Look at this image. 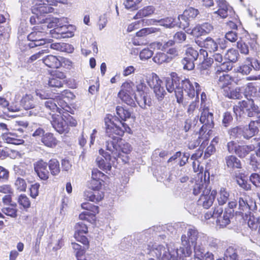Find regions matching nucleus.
<instances>
[{
	"instance_id": "nucleus-1",
	"label": "nucleus",
	"mask_w": 260,
	"mask_h": 260,
	"mask_svg": "<svg viewBox=\"0 0 260 260\" xmlns=\"http://www.w3.org/2000/svg\"><path fill=\"white\" fill-rule=\"evenodd\" d=\"M105 118L106 132L110 138L106 142V148L113 154L114 159L121 158L122 161L127 162V156L132 150L131 145L120 138L124 132L130 133L131 129L125 123L112 116Z\"/></svg>"
},
{
	"instance_id": "nucleus-2",
	"label": "nucleus",
	"mask_w": 260,
	"mask_h": 260,
	"mask_svg": "<svg viewBox=\"0 0 260 260\" xmlns=\"http://www.w3.org/2000/svg\"><path fill=\"white\" fill-rule=\"evenodd\" d=\"M208 237L199 233L194 227L188 228L185 234L181 236L182 245L184 248L179 250L183 256H189L192 253L190 244L193 245L194 256L196 258L202 260L205 252V246L208 242Z\"/></svg>"
},
{
	"instance_id": "nucleus-3",
	"label": "nucleus",
	"mask_w": 260,
	"mask_h": 260,
	"mask_svg": "<svg viewBox=\"0 0 260 260\" xmlns=\"http://www.w3.org/2000/svg\"><path fill=\"white\" fill-rule=\"evenodd\" d=\"M51 123L53 128L59 134L69 132V126H76L77 121L69 114L63 111L61 114H52Z\"/></svg>"
},
{
	"instance_id": "nucleus-4",
	"label": "nucleus",
	"mask_w": 260,
	"mask_h": 260,
	"mask_svg": "<svg viewBox=\"0 0 260 260\" xmlns=\"http://www.w3.org/2000/svg\"><path fill=\"white\" fill-rule=\"evenodd\" d=\"M149 253L160 260H176L178 256H182L179 250L171 246L154 244L150 250Z\"/></svg>"
},
{
	"instance_id": "nucleus-5",
	"label": "nucleus",
	"mask_w": 260,
	"mask_h": 260,
	"mask_svg": "<svg viewBox=\"0 0 260 260\" xmlns=\"http://www.w3.org/2000/svg\"><path fill=\"white\" fill-rule=\"evenodd\" d=\"M233 110L237 116L242 117L245 114L251 117L260 114V106L255 105L253 100L247 99L239 102L234 107Z\"/></svg>"
},
{
	"instance_id": "nucleus-6",
	"label": "nucleus",
	"mask_w": 260,
	"mask_h": 260,
	"mask_svg": "<svg viewBox=\"0 0 260 260\" xmlns=\"http://www.w3.org/2000/svg\"><path fill=\"white\" fill-rule=\"evenodd\" d=\"M165 82L166 89L170 93L174 91L177 102L179 104H182L183 102V91L180 88V83L177 74L172 73L171 77L166 78Z\"/></svg>"
},
{
	"instance_id": "nucleus-7",
	"label": "nucleus",
	"mask_w": 260,
	"mask_h": 260,
	"mask_svg": "<svg viewBox=\"0 0 260 260\" xmlns=\"http://www.w3.org/2000/svg\"><path fill=\"white\" fill-rule=\"evenodd\" d=\"M209 103L207 102V96L204 92L201 94V106L200 110L202 111L200 121L201 123L208 126L209 128L213 126V115L209 111Z\"/></svg>"
},
{
	"instance_id": "nucleus-8",
	"label": "nucleus",
	"mask_w": 260,
	"mask_h": 260,
	"mask_svg": "<svg viewBox=\"0 0 260 260\" xmlns=\"http://www.w3.org/2000/svg\"><path fill=\"white\" fill-rule=\"evenodd\" d=\"M46 34L44 28L42 26L34 27L32 31L27 36V39L30 42L28 44L30 48L43 46L46 44L47 41L44 37Z\"/></svg>"
},
{
	"instance_id": "nucleus-9",
	"label": "nucleus",
	"mask_w": 260,
	"mask_h": 260,
	"mask_svg": "<svg viewBox=\"0 0 260 260\" xmlns=\"http://www.w3.org/2000/svg\"><path fill=\"white\" fill-rule=\"evenodd\" d=\"M57 0H35L32 7V13L37 16L43 15L53 11L51 5H55Z\"/></svg>"
},
{
	"instance_id": "nucleus-10",
	"label": "nucleus",
	"mask_w": 260,
	"mask_h": 260,
	"mask_svg": "<svg viewBox=\"0 0 260 260\" xmlns=\"http://www.w3.org/2000/svg\"><path fill=\"white\" fill-rule=\"evenodd\" d=\"M147 82L148 85L153 89L157 98L159 100H162L166 94V91L164 88L161 86L162 81L157 74L152 73L148 77Z\"/></svg>"
},
{
	"instance_id": "nucleus-11",
	"label": "nucleus",
	"mask_w": 260,
	"mask_h": 260,
	"mask_svg": "<svg viewBox=\"0 0 260 260\" xmlns=\"http://www.w3.org/2000/svg\"><path fill=\"white\" fill-rule=\"evenodd\" d=\"M248 44V45L241 40L237 42V47L241 53L247 55L249 53L253 54L259 51V46L256 41V36L253 35Z\"/></svg>"
},
{
	"instance_id": "nucleus-12",
	"label": "nucleus",
	"mask_w": 260,
	"mask_h": 260,
	"mask_svg": "<svg viewBox=\"0 0 260 260\" xmlns=\"http://www.w3.org/2000/svg\"><path fill=\"white\" fill-rule=\"evenodd\" d=\"M180 88L187 93L190 98L194 97L196 93L198 99L199 92L201 90V86L196 82H191L188 79H184L181 81Z\"/></svg>"
},
{
	"instance_id": "nucleus-13",
	"label": "nucleus",
	"mask_w": 260,
	"mask_h": 260,
	"mask_svg": "<svg viewBox=\"0 0 260 260\" xmlns=\"http://www.w3.org/2000/svg\"><path fill=\"white\" fill-rule=\"evenodd\" d=\"M199 14L198 9L190 7L185 10L182 14L178 16V20L180 21L179 27L185 29L189 25V22L191 20L194 19Z\"/></svg>"
},
{
	"instance_id": "nucleus-14",
	"label": "nucleus",
	"mask_w": 260,
	"mask_h": 260,
	"mask_svg": "<svg viewBox=\"0 0 260 260\" xmlns=\"http://www.w3.org/2000/svg\"><path fill=\"white\" fill-rule=\"evenodd\" d=\"M216 194L217 191L215 190L205 188L198 201V205L208 209L212 205Z\"/></svg>"
},
{
	"instance_id": "nucleus-15",
	"label": "nucleus",
	"mask_w": 260,
	"mask_h": 260,
	"mask_svg": "<svg viewBox=\"0 0 260 260\" xmlns=\"http://www.w3.org/2000/svg\"><path fill=\"white\" fill-rule=\"evenodd\" d=\"M186 56L182 60L183 69L186 70H192L194 68V61L199 56V52L192 47H188L186 50Z\"/></svg>"
},
{
	"instance_id": "nucleus-16",
	"label": "nucleus",
	"mask_w": 260,
	"mask_h": 260,
	"mask_svg": "<svg viewBox=\"0 0 260 260\" xmlns=\"http://www.w3.org/2000/svg\"><path fill=\"white\" fill-rule=\"evenodd\" d=\"M57 103L59 107L56 105L55 99L50 98L44 104L48 110L52 112L57 111L59 114H61L63 111L69 112L71 110V108L68 105L67 102L63 100L59 99Z\"/></svg>"
},
{
	"instance_id": "nucleus-17",
	"label": "nucleus",
	"mask_w": 260,
	"mask_h": 260,
	"mask_svg": "<svg viewBox=\"0 0 260 260\" xmlns=\"http://www.w3.org/2000/svg\"><path fill=\"white\" fill-rule=\"evenodd\" d=\"M42 61L46 66L53 69L59 68L63 63L69 66L72 64V62L68 59L61 57H57L52 55H48L43 57Z\"/></svg>"
},
{
	"instance_id": "nucleus-18",
	"label": "nucleus",
	"mask_w": 260,
	"mask_h": 260,
	"mask_svg": "<svg viewBox=\"0 0 260 260\" xmlns=\"http://www.w3.org/2000/svg\"><path fill=\"white\" fill-rule=\"evenodd\" d=\"M213 29V26L209 23H204L196 25L192 29H187L186 32L194 37H199L211 32Z\"/></svg>"
},
{
	"instance_id": "nucleus-19",
	"label": "nucleus",
	"mask_w": 260,
	"mask_h": 260,
	"mask_svg": "<svg viewBox=\"0 0 260 260\" xmlns=\"http://www.w3.org/2000/svg\"><path fill=\"white\" fill-rule=\"evenodd\" d=\"M218 10L214 11V14L221 18H225L228 16L231 18L235 14L233 10L224 0L217 1Z\"/></svg>"
},
{
	"instance_id": "nucleus-20",
	"label": "nucleus",
	"mask_w": 260,
	"mask_h": 260,
	"mask_svg": "<svg viewBox=\"0 0 260 260\" xmlns=\"http://www.w3.org/2000/svg\"><path fill=\"white\" fill-rule=\"evenodd\" d=\"M72 25H62L57 27L54 29L50 30L52 37L56 39L68 38L74 36Z\"/></svg>"
},
{
	"instance_id": "nucleus-21",
	"label": "nucleus",
	"mask_w": 260,
	"mask_h": 260,
	"mask_svg": "<svg viewBox=\"0 0 260 260\" xmlns=\"http://www.w3.org/2000/svg\"><path fill=\"white\" fill-rule=\"evenodd\" d=\"M99 153L102 157L98 156L96 158V162L98 167L106 172L110 171L111 164L110 162L111 156L107 152H105L103 149L99 150Z\"/></svg>"
},
{
	"instance_id": "nucleus-22",
	"label": "nucleus",
	"mask_w": 260,
	"mask_h": 260,
	"mask_svg": "<svg viewBox=\"0 0 260 260\" xmlns=\"http://www.w3.org/2000/svg\"><path fill=\"white\" fill-rule=\"evenodd\" d=\"M48 164L40 159L34 164V170L38 177L43 180L48 179L49 173L47 170Z\"/></svg>"
},
{
	"instance_id": "nucleus-23",
	"label": "nucleus",
	"mask_w": 260,
	"mask_h": 260,
	"mask_svg": "<svg viewBox=\"0 0 260 260\" xmlns=\"http://www.w3.org/2000/svg\"><path fill=\"white\" fill-rule=\"evenodd\" d=\"M216 76L218 86L223 90L226 88H229L228 86L231 85L232 82L239 84V82L240 81L238 79L233 78L226 73L216 74Z\"/></svg>"
},
{
	"instance_id": "nucleus-24",
	"label": "nucleus",
	"mask_w": 260,
	"mask_h": 260,
	"mask_svg": "<svg viewBox=\"0 0 260 260\" xmlns=\"http://www.w3.org/2000/svg\"><path fill=\"white\" fill-rule=\"evenodd\" d=\"M203 127L204 126L202 127L199 132L198 140L194 142L190 141L188 143V147L189 149H194L196 147L199 145L201 141H202V143L201 145L200 148H203L205 147L206 145L207 144V142L209 139V135L208 133L206 134L205 132H203Z\"/></svg>"
},
{
	"instance_id": "nucleus-25",
	"label": "nucleus",
	"mask_w": 260,
	"mask_h": 260,
	"mask_svg": "<svg viewBox=\"0 0 260 260\" xmlns=\"http://www.w3.org/2000/svg\"><path fill=\"white\" fill-rule=\"evenodd\" d=\"M239 209L240 212H245V214L249 213L250 210H254L256 208V205L255 202L252 200L247 202L246 199L242 197L239 199Z\"/></svg>"
},
{
	"instance_id": "nucleus-26",
	"label": "nucleus",
	"mask_w": 260,
	"mask_h": 260,
	"mask_svg": "<svg viewBox=\"0 0 260 260\" xmlns=\"http://www.w3.org/2000/svg\"><path fill=\"white\" fill-rule=\"evenodd\" d=\"M65 76L61 72H56L48 80V85L50 87L59 88L64 84Z\"/></svg>"
},
{
	"instance_id": "nucleus-27",
	"label": "nucleus",
	"mask_w": 260,
	"mask_h": 260,
	"mask_svg": "<svg viewBox=\"0 0 260 260\" xmlns=\"http://www.w3.org/2000/svg\"><path fill=\"white\" fill-rule=\"evenodd\" d=\"M2 139L7 143L14 145H20L24 143L23 140L19 138V137L13 133L4 132L2 134Z\"/></svg>"
},
{
	"instance_id": "nucleus-28",
	"label": "nucleus",
	"mask_w": 260,
	"mask_h": 260,
	"mask_svg": "<svg viewBox=\"0 0 260 260\" xmlns=\"http://www.w3.org/2000/svg\"><path fill=\"white\" fill-rule=\"evenodd\" d=\"M258 131V128L254 121H251L249 125L242 126V136L246 139H249L254 136Z\"/></svg>"
},
{
	"instance_id": "nucleus-29",
	"label": "nucleus",
	"mask_w": 260,
	"mask_h": 260,
	"mask_svg": "<svg viewBox=\"0 0 260 260\" xmlns=\"http://www.w3.org/2000/svg\"><path fill=\"white\" fill-rule=\"evenodd\" d=\"M201 47L205 48L209 52H212L217 50L218 43L210 37H207L199 44Z\"/></svg>"
},
{
	"instance_id": "nucleus-30",
	"label": "nucleus",
	"mask_w": 260,
	"mask_h": 260,
	"mask_svg": "<svg viewBox=\"0 0 260 260\" xmlns=\"http://www.w3.org/2000/svg\"><path fill=\"white\" fill-rule=\"evenodd\" d=\"M21 105L25 110L33 109L36 105V101L31 94H25L21 100Z\"/></svg>"
},
{
	"instance_id": "nucleus-31",
	"label": "nucleus",
	"mask_w": 260,
	"mask_h": 260,
	"mask_svg": "<svg viewBox=\"0 0 260 260\" xmlns=\"http://www.w3.org/2000/svg\"><path fill=\"white\" fill-rule=\"evenodd\" d=\"M85 199L93 202H98L101 201L104 198V193L102 191L96 190H86L84 192Z\"/></svg>"
},
{
	"instance_id": "nucleus-32",
	"label": "nucleus",
	"mask_w": 260,
	"mask_h": 260,
	"mask_svg": "<svg viewBox=\"0 0 260 260\" xmlns=\"http://www.w3.org/2000/svg\"><path fill=\"white\" fill-rule=\"evenodd\" d=\"M135 101L142 108H145L146 106H150L151 100L148 97L146 92L138 93L134 96Z\"/></svg>"
},
{
	"instance_id": "nucleus-33",
	"label": "nucleus",
	"mask_w": 260,
	"mask_h": 260,
	"mask_svg": "<svg viewBox=\"0 0 260 260\" xmlns=\"http://www.w3.org/2000/svg\"><path fill=\"white\" fill-rule=\"evenodd\" d=\"M217 201L219 205H224L229 199L230 192L225 187H221L217 191Z\"/></svg>"
},
{
	"instance_id": "nucleus-34",
	"label": "nucleus",
	"mask_w": 260,
	"mask_h": 260,
	"mask_svg": "<svg viewBox=\"0 0 260 260\" xmlns=\"http://www.w3.org/2000/svg\"><path fill=\"white\" fill-rule=\"evenodd\" d=\"M227 167L230 169H239L241 167V161L234 155H229L225 158Z\"/></svg>"
},
{
	"instance_id": "nucleus-35",
	"label": "nucleus",
	"mask_w": 260,
	"mask_h": 260,
	"mask_svg": "<svg viewBox=\"0 0 260 260\" xmlns=\"http://www.w3.org/2000/svg\"><path fill=\"white\" fill-rule=\"evenodd\" d=\"M223 92L225 96L230 99H239L242 98L243 93L241 88L237 87L235 89L230 87L226 88Z\"/></svg>"
},
{
	"instance_id": "nucleus-36",
	"label": "nucleus",
	"mask_w": 260,
	"mask_h": 260,
	"mask_svg": "<svg viewBox=\"0 0 260 260\" xmlns=\"http://www.w3.org/2000/svg\"><path fill=\"white\" fill-rule=\"evenodd\" d=\"M42 142L48 147H54L57 144L58 141L50 133H47L42 138Z\"/></svg>"
},
{
	"instance_id": "nucleus-37",
	"label": "nucleus",
	"mask_w": 260,
	"mask_h": 260,
	"mask_svg": "<svg viewBox=\"0 0 260 260\" xmlns=\"http://www.w3.org/2000/svg\"><path fill=\"white\" fill-rule=\"evenodd\" d=\"M255 149L254 145L238 146L236 153L240 157H244Z\"/></svg>"
},
{
	"instance_id": "nucleus-38",
	"label": "nucleus",
	"mask_w": 260,
	"mask_h": 260,
	"mask_svg": "<svg viewBox=\"0 0 260 260\" xmlns=\"http://www.w3.org/2000/svg\"><path fill=\"white\" fill-rule=\"evenodd\" d=\"M131 94L132 93L124 92L123 90H120L118 92V96L127 105L134 106L135 105V102Z\"/></svg>"
},
{
	"instance_id": "nucleus-39",
	"label": "nucleus",
	"mask_w": 260,
	"mask_h": 260,
	"mask_svg": "<svg viewBox=\"0 0 260 260\" xmlns=\"http://www.w3.org/2000/svg\"><path fill=\"white\" fill-rule=\"evenodd\" d=\"M154 12V8L152 6H147L139 10L134 19H138L143 17H147L152 14Z\"/></svg>"
},
{
	"instance_id": "nucleus-40",
	"label": "nucleus",
	"mask_w": 260,
	"mask_h": 260,
	"mask_svg": "<svg viewBox=\"0 0 260 260\" xmlns=\"http://www.w3.org/2000/svg\"><path fill=\"white\" fill-rule=\"evenodd\" d=\"M157 22L159 23L160 26H162L166 28H173L176 25L175 18L172 17H167L158 20Z\"/></svg>"
},
{
	"instance_id": "nucleus-41",
	"label": "nucleus",
	"mask_w": 260,
	"mask_h": 260,
	"mask_svg": "<svg viewBox=\"0 0 260 260\" xmlns=\"http://www.w3.org/2000/svg\"><path fill=\"white\" fill-rule=\"evenodd\" d=\"M47 45L44 47L45 49L48 48V46H50V48L56 50L60 51H67V49L68 48H70L71 46L69 44L64 43H54L51 44H49V42H46Z\"/></svg>"
},
{
	"instance_id": "nucleus-42",
	"label": "nucleus",
	"mask_w": 260,
	"mask_h": 260,
	"mask_svg": "<svg viewBox=\"0 0 260 260\" xmlns=\"http://www.w3.org/2000/svg\"><path fill=\"white\" fill-rule=\"evenodd\" d=\"M51 174L53 176L57 175L60 172L59 161L56 159H50L48 162Z\"/></svg>"
},
{
	"instance_id": "nucleus-43",
	"label": "nucleus",
	"mask_w": 260,
	"mask_h": 260,
	"mask_svg": "<svg viewBox=\"0 0 260 260\" xmlns=\"http://www.w3.org/2000/svg\"><path fill=\"white\" fill-rule=\"evenodd\" d=\"M231 214L226 211L223 212V214L216 220L217 224L221 228H224L229 224L230 222V217Z\"/></svg>"
},
{
	"instance_id": "nucleus-44",
	"label": "nucleus",
	"mask_w": 260,
	"mask_h": 260,
	"mask_svg": "<svg viewBox=\"0 0 260 260\" xmlns=\"http://www.w3.org/2000/svg\"><path fill=\"white\" fill-rule=\"evenodd\" d=\"M167 54L162 52H157L153 57V60L157 64H162L164 62H168L171 60Z\"/></svg>"
},
{
	"instance_id": "nucleus-45",
	"label": "nucleus",
	"mask_w": 260,
	"mask_h": 260,
	"mask_svg": "<svg viewBox=\"0 0 260 260\" xmlns=\"http://www.w3.org/2000/svg\"><path fill=\"white\" fill-rule=\"evenodd\" d=\"M205 186H206V183L204 182L202 178H198V179L196 181L195 184L193 186V194L197 195L201 192H203V191L205 188H208L207 187H205Z\"/></svg>"
},
{
	"instance_id": "nucleus-46",
	"label": "nucleus",
	"mask_w": 260,
	"mask_h": 260,
	"mask_svg": "<svg viewBox=\"0 0 260 260\" xmlns=\"http://www.w3.org/2000/svg\"><path fill=\"white\" fill-rule=\"evenodd\" d=\"M26 165L24 162H20L18 165H14L13 170L15 174L25 176L27 174Z\"/></svg>"
},
{
	"instance_id": "nucleus-47",
	"label": "nucleus",
	"mask_w": 260,
	"mask_h": 260,
	"mask_svg": "<svg viewBox=\"0 0 260 260\" xmlns=\"http://www.w3.org/2000/svg\"><path fill=\"white\" fill-rule=\"evenodd\" d=\"M238 56L239 53L236 50L230 49L225 54L224 58L228 60L230 62H235L237 60Z\"/></svg>"
},
{
	"instance_id": "nucleus-48",
	"label": "nucleus",
	"mask_w": 260,
	"mask_h": 260,
	"mask_svg": "<svg viewBox=\"0 0 260 260\" xmlns=\"http://www.w3.org/2000/svg\"><path fill=\"white\" fill-rule=\"evenodd\" d=\"M233 68V65L231 62H224L220 65L217 66L216 70V74H222L224 72L230 71Z\"/></svg>"
},
{
	"instance_id": "nucleus-49",
	"label": "nucleus",
	"mask_w": 260,
	"mask_h": 260,
	"mask_svg": "<svg viewBox=\"0 0 260 260\" xmlns=\"http://www.w3.org/2000/svg\"><path fill=\"white\" fill-rule=\"evenodd\" d=\"M116 114L122 120H126L131 116V113L123 107L117 106L116 109Z\"/></svg>"
},
{
	"instance_id": "nucleus-50",
	"label": "nucleus",
	"mask_w": 260,
	"mask_h": 260,
	"mask_svg": "<svg viewBox=\"0 0 260 260\" xmlns=\"http://www.w3.org/2000/svg\"><path fill=\"white\" fill-rule=\"evenodd\" d=\"M71 245L77 258L82 256L85 253V250L87 249L75 242H72Z\"/></svg>"
},
{
	"instance_id": "nucleus-51",
	"label": "nucleus",
	"mask_w": 260,
	"mask_h": 260,
	"mask_svg": "<svg viewBox=\"0 0 260 260\" xmlns=\"http://www.w3.org/2000/svg\"><path fill=\"white\" fill-rule=\"evenodd\" d=\"M237 254L235 249L232 247H228L223 257L224 260H236Z\"/></svg>"
},
{
	"instance_id": "nucleus-52",
	"label": "nucleus",
	"mask_w": 260,
	"mask_h": 260,
	"mask_svg": "<svg viewBox=\"0 0 260 260\" xmlns=\"http://www.w3.org/2000/svg\"><path fill=\"white\" fill-rule=\"evenodd\" d=\"M81 207L83 209L86 210V211H89L92 215H95V214L99 212L98 207L88 202L82 203L81 205Z\"/></svg>"
},
{
	"instance_id": "nucleus-53",
	"label": "nucleus",
	"mask_w": 260,
	"mask_h": 260,
	"mask_svg": "<svg viewBox=\"0 0 260 260\" xmlns=\"http://www.w3.org/2000/svg\"><path fill=\"white\" fill-rule=\"evenodd\" d=\"M198 99L199 98H197V99L195 101H192L189 105L187 110V113L189 116H193L194 115L198 114V108L199 103Z\"/></svg>"
},
{
	"instance_id": "nucleus-54",
	"label": "nucleus",
	"mask_w": 260,
	"mask_h": 260,
	"mask_svg": "<svg viewBox=\"0 0 260 260\" xmlns=\"http://www.w3.org/2000/svg\"><path fill=\"white\" fill-rule=\"evenodd\" d=\"M16 188L20 191H25L27 187L26 181L20 177H17L14 183Z\"/></svg>"
},
{
	"instance_id": "nucleus-55",
	"label": "nucleus",
	"mask_w": 260,
	"mask_h": 260,
	"mask_svg": "<svg viewBox=\"0 0 260 260\" xmlns=\"http://www.w3.org/2000/svg\"><path fill=\"white\" fill-rule=\"evenodd\" d=\"M87 232V227L83 222H79L76 224L74 234H86Z\"/></svg>"
},
{
	"instance_id": "nucleus-56",
	"label": "nucleus",
	"mask_w": 260,
	"mask_h": 260,
	"mask_svg": "<svg viewBox=\"0 0 260 260\" xmlns=\"http://www.w3.org/2000/svg\"><path fill=\"white\" fill-rule=\"evenodd\" d=\"M50 52L49 49L47 48L42 49L37 53L31 55L27 60V62L29 63L32 62L33 61L36 60L37 59L40 58L42 56L46 53H48Z\"/></svg>"
},
{
	"instance_id": "nucleus-57",
	"label": "nucleus",
	"mask_w": 260,
	"mask_h": 260,
	"mask_svg": "<svg viewBox=\"0 0 260 260\" xmlns=\"http://www.w3.org/2000/svg\"><path fill=\"white\" fill-rule=\"evenodd\" d=\"M18 202L24 208H28L30 206V202L28 198L24 194H22L19 197Z\"/></svg>"
},
{
	"instance_id": "nucleus-58",
	"label": "nucleus",
	"mask_w": 260,
	"mask_h": 260,
	"mask_svg": "<svg viewBox=\"0 0 260 260\" xmlns=\"http://www.w3.org/2000/svg\"><path fill=\"white\" fill-rule=\"evenodd\" d=\"M142 0H125L123 3L125 8L127 9L136 10L138 8L137 5Z\"/></svg>"
},
{
	"instance_id": "nucleus-59",
	"label": "nucleus",
	"mask_w": 260,
	"mask_h": 260,
	"mask_svg": "<svg viewBox=\"0 0 260 260\" xmlns=\"http://www.w3.org/2000/svg\"><path fill=\"white\" fill-rule=\"evenodd\" d=\"M153 52L149 48H144L140 52L139 57L141 60H147L152 56Z\"/></svg>"
},
{
	"instance_id": "nucleus-60",
	"label": "nucleus",
	"mask_w": 260,
	"mask_h": 260,
	"mask_svg": "<svg viewBox=\"0 0 260 260\" xmlns=\"http://www.w3.org/2000/svg\"><path fill=\"white\" fill-rule=\"evenodd\" d=\"M260 224V219L254 216L250 215L248 220V225L249 227L252 229L255 230L258 228V224Z\"/></svg>"
},
{
	"instance_id": "nucleus-61",
	"label": "nucleus",
	"mask_w": 260,
	"mask_h": 260,
	"mask_svg": "<svg viewBox=\"0 0 260 260\" xmlns=\"http://www.w3.org/2000/svg\"><path fill=\"white\" fill-rule=\"evenodd\" d=\"M248 64H244L240 66L238 69V72L243 75H248L252 70V66L250 62Z\"/></svg>"
},
{
	"instance_id": "nucleus-62",
	"label": "nucleus",
	"mask_w": 260,
	"mask_h": 260,
	"mask_svg": "<svg viewBox=\"0 0 260 260\" xmlns=\"http://www.w3.org/2000/svg\"><path fill=\"white\" fill-rule=\"evenodd\" d=\"M255 90L256 89L252 83H249L246 84V86L244 87V94L247 100L249 99L248 96L251 95L253 93L255 92Z\"/></svg>"
},
{
	"instance_id": "nucleus-63",
	"label": "nucleus",
	"mask_w": 260,
	"mask_h": 260,
	"mask_svg": "<svg viewBox=\"0 0 260 260\" xmlns=\"http://www.w3.org/2000/svg\"><path fill=\"white\" fill-rule=\"evenodd\" d=\"M2 211L5 214L12 217H15L17 216V210L14 207H5L3 208Z\"/></svg>"
},
{
	"instance_id": "nucleus-64",
	"label": "nucleus",
	"mask_w": 260,
	"mask_h": 260,
	"mask_svg": "<svg viewBox=\"0 0 260 260\" xmlns=\"http://www.w3.org/2000/svg\"><path fill=\"white\" fill-rule=\"evenodd\" d=\"M250 181L256 187H260V175L257 173H252L250 177Z\"/></svg>"
}]
</instances>
